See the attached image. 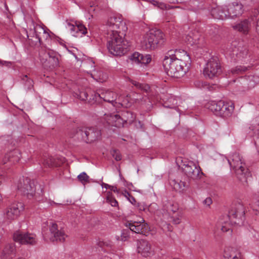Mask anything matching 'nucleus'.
Here are the masks:
<instances>
[{"label": "nucleus", "instance_id": "nucleus-22", "mask_svg": "<svg viewBox=\"0 0 259 259\" xmlns=\"http://www.w3.org/2000/svg\"><path fill=\"white\" fill-rule=\"evenodd\" d=\"M20 158V153L18 150H15L11 151L6 154L4 158L3 161L4 163L8 162L12 164L17 163Z\"/></svg>", "mask_w": 259, "mask_h": 259}, {"label": "nucleus", "instance_id": "nucleus-49", "mask_svg": "<svg viewBox=\"0 0 259 259\" xmlns=\"http://www.w3.org/2000/svg\"><path fill=\"white\" fill-rule=\"evenodd\" d=\"M128 200L130 201V202L131 203H132L133 204L136 205V200L135 198L134 197H133L132 196H131L129 197V198L128 199Z\"/></svg>", "mask_w": 259, "mask_h": 259}, {"label": "nucleus", "instance_id": "nucleus-13", "mask_svg": "<svg viewBox=\"0 0 259 259\" xmlns=\"http://www.w3.org/2000/svg\"><path fill=\"white\" fill-rule=\"evenodd\" d=\"M137 250L138 253L145 257H149L153 253L151 243L143 239L137 241Z\"/></svg>", "mask_w": 259, "mask_h": 259}, {"label": "nucleus", "instance_id": "nucleus-24", "mask_svg": "<svg viewBox=\"0 0 259 259\" xmlns=\"http://www.w3.org/2000/svg\"><path fill=\"white\" fill-rule=\"evenodd\" d=\"M178 102H181V100L177 97L170 96L163 103V106L165 108L177 109Z\"/></svg>", "mask_w": 259, "mask_h": 259}, {"label": "nucleus", "instance_id": "nucleus-3", "mask_svg": "<svg viewBox=\"0 0 259 259\" xmlns=\"http://www.w3.org/2000/svg\"><path fill=\"white\" fill-rule=\"evenodd\" d=\"M228 161L232 170L235 172L238 180L243 185L247 184V179L250 177V172L246 166L242 157L237 152L230 154Z\"/></svg>", "mask_w": 259, "mask_h": 259}, {"label": "nucleus", "instance_id": "nucleus-10", "mask_svg": "<svg viewBox=\"0 0 259 259\" xmlns=\"http://www.w3.org/2000/svg\"><path fill=\"white\" fill-rule=\"evenodd\" d=\"M18 191L24 195H26L29 198L33 196L35 188L33 182L28 178L20 180L17 184Z\"/></svg>", "mask_w": 259, "mask_h": 259}, {"label": "nucleus", "instance_id": "nucleus-52", "mask_svg": "<svg viewBox=\"0 0 259 259\" xmlns=\"http://www.w3.org/2000/svg\"><path fill=\"white\" fill-rule=\"evenodd\" d=\"M256 32L259 34V18H258L256 22Z\"/></svg>", "mask_w": 259, "mask_h": 259}, {"label": "nucleus", "instance_id": "nucleus-34", "mask_svg": "<svg viewBox=\"0 0 259 259\" xmlns=\"http://www.w3.org/2000/svg\"><path fill=\"white\" fill-rule=\"evenodd\" d=\"M106 201L108 203H110L112 206L116 207L118 206V202L112 196L111 192H108L107 193Z\"/></svg>", "mask_w": 259, "mask_h": 259}, {"label": "nucleus", "instance_id": "nucleus-1", "mask_svg": "<svg viewBox=\"0 0 259 259\" xmlns=\"http://www.w3.org/2000/svg\"><path fill=\"white\" fill-rule=\"evenodd\" d=\"M108 34L107 48L109 52L121 56L128 51V42L124 39L127 30L125 23L120 17H111L106 23Z\"/></svg>", "mask_w": 259, "mask_h": 259}, {"label": "nucleus", "instance_id": "nucleus-36", "mask_svg": "<svg viewBox=\"0 0 259 259\" xmlns=\"http://www.w3.org/2000/svg\"><path fill=\"white\" fill-rule=\"evenodd\" d=\"M89 177L84 172H81L77 176L78 181L83 185L89 182Z\"/></svg>", "mask_w": 259, "mask_h": 259}, {"label": "nucleus", "instance_id": "nucleus-48", "mask_svg": "<svg viewBox=\"0 0 259 259\" xmlns=\"http://www.w3.org/2000/svg\"><path fill=\"white\" fill-rule=\"evenodd\" d=\"M122 194L124 195V197H125L127 199L129 198V197L131 196L130 194L126 191L124 190L122 192Z\"/></svg>", "mask_w": 259, "mask_h": 259}, {"label": "nucleus", "instance_id": "nucleus-54", "mask_svg": "<svg viewBox=\"0 0 259 259\" xmlns=\"http://www.w3.org/2000/svg\"><path fill=\"white\" fill-rule=\"evenodd\" d=\"M102 187H105L106 189H109L110 187H111V186L109 185L108 184H103Z\"/></svg>", "mask_w": 259, "mask_h": 259}, {"label": "nucleus", "instance_id": "nucleus-45", "mask_svg": "<svg viewBox=\"0 0 259 259\" xmlns=\"http://www.w3.org/2000/svg\"><path fill=\"white\" fill-rule=\"evenodd\" d=\"M112 155L116 161H119L121 159V156L117 150H113L112 151Z\"/></svg>", "mask_w": 259, "mask_h": 259}, {"label": "nucleus", "instance_id": "nucleus-59", "mask_svg": "<svg viewBox=\"0 0 259 259\" xmlns=\"http://www.w3.org/2000/svg\"><path fill=\"white\" fill-rule=\"evenodd\" d=\"M132 186V184H128V185H127V186L128 187H129V186Z\"/></svg>", "mask_w": 259, "mask_h": 259}, {"label": "nucleus", "instance_id": "nucleus-19", "mask_svg": "<svg viewBox=\"0 0 259 259\" xmlns=\"http://www.w3.org/2000/svg\"><path fill=\"white\" fill-rule=\"evenodd\" d=\"M243 5L239 3L234 2L227 9L229 17H238L243 13Z\"/></svg>", "mask_w": 259, "mask_h": 259}, {"label": "nucleus", "instance_id": "nucleus-51", "mask_svg": "<svg viewBox=\"0 0 259 259\" xmlns=\"http://www.w3.org/2000/svg\"><path fill=\"white\" fill-rule=\"evenodd\" d=\"M188 40L189 41V43L191 44V45H194L197 44L196 40H195V41H194L193 39L191 37H190L189 38H188Z\"/></svg>", "mask_w": 259, "mask_h": 259}, {"label": "nucleus", "instance_id": "nucleus-31", "mask_svg": "<svg viewBox=\"0 0 259 259\" xmlns=\"http://www.w3.org/2000/svg\"><path fill=\"white\" fill-rule=\"evenodd\" d=\"M130 81L134 85L137 89L141 91H143L146 93L148 92L150 90V87L147 84L141 83L136 80L130 79Z\"/></svg>", "mask_w": 259, "mask_h": 259}, {"label": "nucleus", "instance_id": "nucleus-17", "mask_svg": "<svg viewBox=\"0 0 259 259\" xmlns=\"http://www.w3.org/2000/svg\"><path fill=\"white\" fill-rule=\"evenodd\" d=\"M222 107H221V109L220 112L218 113V115L221 117L227 118L230 117L234 109V106L233 103L227 102L223 101Z\"/></svg>", "mask_w": 259, "mask_h": 259}, {"label": "nucleus", "instance_id": "nucleus-47", "mask_svg": "<svg viewBox=\"0 0 259 259\" xmlns=\"http://www.w3.org/2000/svg\"><path fill=\"white\" fill-rule=\"evenodd\" d=\"M212 203V200L209 197H208V198H206L204 200V203L207 205V206H209Z\"/></svg>", "mask_w": 259, "mask_h": 259}, {"label": "nucleus", "instance_id": "nucleus-28", "mask_svg": "<svg viewBox=\"0 0 259 259\" xmlns=\"http://www.w3.org/2000/svg\"><path fill=\"white\" fill-rule=\"evenodd\" d=\"M250 24L248 20H244L233 26L234 29L246 34L250 29Z\"/></svg>", "mask_w": 259, "mask_h": 259}, {"label": "nucleus", "instance_id": "nucleus-53", "mask_svg": "<svg viewBox=\"0 0 259 259\" xmlns=\"http://www.w3.org/2000/svg\"><path fill=\"white\" fill-rule=\"evenodd\" d=\"M0 64L2 65H6L8 66L9 64V63L6 61H3L2 60H0Z\"/></svg>", "mask_w": 259, "mask_h": 259}, {"label": "nucleus", "instance_id": "nucleus-7", "mask_svg": "<svg viewBox=\"0 0 259 259\" xmlns=\"http://www.w3.org/2000/svg\"><path fill=\"white\" fill-rule=\"evenodd\" d=\"M221 72L222 69L220 63L217 58L210 59L206 64L203 70L204 75L210 78L217 76Z\"/></svg>", "mask_w": 259, "mask_h": 259}, {"label": "nucleus", "instance_id": "nucleus-43", "mask_svg": "<svg viewBox=\"0 0 259 259\" xmlns=\"http://www.w3.org/2000/svg\"><path fill=\"white\" fill-rule=\"evenodd\" d=\"M179 209V205L176 203H172L167 207V210L169 212H176Z\"/></svg>", "mask_w": 259, "mask_h": 259}, {"label": "nucleus", "instance_id": "nucleus-25", "mask_svg": "<svg viewBox=\"0 0 259 259\" xmlns=\"http://www.w3.org/2000/svg\"><path fill=\"white\" fill-rule=\"evenodd\" d=\"M212 14L215 18L225 19L229 18L228 9L225 8H217L212 11Z\"/></svg>", "mask_w": 259, "mask_h": 259}, {"label": "nucleus", "instance_id": "nucleus-8", "mask_svg": "<svg viewBox=\"0 0 259 259\" xmlns=\"http://www.w3.org/2000/svg\"><path fill=\"white\" fill-rule=\"evenodd\" d=\"M182 168L186 175L193 180L200 179L203 174L200 167L191 161L183 164Z\"/></svg>", "mask_w": 259, "mask_h": 259}, {"label": "nucleus", "instance_id": "nucleus-26", "mask_svg": "<svg viewBox=\"0 0 259 259\" xmlns=\"http://www.w3.org/2000/svg\"><path fill=\"white\" fill-rule=\"evenodd\" d=\"M16 248L13 244L6 245L2 252V259H11L15 254Z\"/></svg>", "mask_w": 259, "mask_h": 259}, {"label": "nucleus", "instance_id": "nucleus-2", "mask_svg": "<svg viewBox=\"0 0 259 259\" xmlns=\"http://www.w3.org/2000/svg\"><path fill=\"white\" fill-rule=\"evenodd\" d=\"M190 57L182 50L169 51L164 56L163 66L167 74L172 77L180 78L188 71Z\"/></svg>", "mask_w": 259, "mask_h": 259}, {"label": "nucleus", "instance_id": "nucleus-18", "mask_svg": "<svg viewBox=\"0 0 259 259\" xmlns=\"http://www.w3.org/2000/svg\"><path fill=\"white\" fill-rule=\"evenodd\" d=\"M66 28L70 31L73 35L76 36H78L79 34L84 35L87 33V28L82 24L73 25L67 23Z\"/></svg>", "mask_w": 259, "mask_h": 259}, {"label": "nucleus", "instance_id": "nucleus-33", "mask_svg": "<svg viewBox=\"0 0 259 259\" xmlns=\"http://www.w3.org/2000/svg\"><path fill=\"white\" fill-rule=\"evenodd\" d=\"M174 188L178 191H183L185 190V188L187 187L185 182L180 181V182H176L174 181Z\"/></svg>", "mask_w": 259, "mask_h": 259}, {"label": "nucleus", "instance_id": "nucleus-29", "mask_svg": "<svg viewBox=\"0 0 259 259\" xmlns=\"http://www.w3.org/2000/svg\"><path fill=\"white\" fill-rule=\"evenodd\" d=\"M223 101L222 100L219 101H209L206 104V107L212 111L214 114L218 115V113L220 112L221 109V107H222V104Z\"/></svg>", "mask_w": 259, "mask_h": 259}, {"label": "nucleus", "instance_id": "nucleus-35", "mask_svg": "<svg viewBox=\"0 0 259 259\" xmlns=\"http://www.w3.org/2000/svg\"><path fill=\"white\" fill-rule=\"evenodd\" d=\"M258 81V78L257 76H248L246 80L248 87L249 88H253L256 85Z\"/></svg>", "mask_w": 259, "mask_h": 259}, {"label": "nucleus", "instance_id": "nucleus-38", "mask_svg": "<svg viewBox=\"0 0 259 259\" xmlns=\"http://www.w3.org/2000/svg\"><path fill=\"white\" fill-rule=\"evenodd\" d=\"M142 54L138 52H135L131 56V60L135 63H140L141 60Z\"/></svg>", "mask_w": 259, "mask_h": 259}, {"label": "nucleus", "instance_id": "nucleus-9", "mask_svg": "<svg viewBox=\"0 0 259 259\" xmlns=\"http://www.w3.org/2000/svg\"><path fill=\"white\" fill-rule=\"evenodd\" d=\"M14 240L21 244L34 245L37 243L35 234L17 231L13 235Z\"/></svg>", "mask_w": 259, "mask_h": 259}, {"label": "nucleus", "instance_id": "nucleus-14", "mask_svg": "<svg viewBox=\"0 0 259 259\" xmlns=\"http://www.w3.org/2000/svg\"><path fill=\"white\" fill-rule=\"evenodd\" d=\"M84 141L86 143H92L98 140L101 137L100 130L95 127H84Z\"/></svg>", "mask_w": 259, "mask_h": 259}, {"label": "nucleus", "instance_id": "nucleus-21", "mask_svg": "<svg viewBox=\"0 0 259 259\" xmlns=\"http://www.w3.org/2000/svg\"><path fill=\"white\" fill-rule=\"evenodd\" d=\"M105 119L109 125L118 127L122 126V119L118 114H105Z\"/></svg>", "mask_w": 259, "mask_h": 259}, {"label": "nucleus", "instance_id": "nucleus-57", "mask_svg": "<svg viewBox=\"0 0 259 259\" xmlns=\"http://www.w3.org/2000/svg\"><path fill=\"white\" fill-rule=\"evenodd\" d=\"M222 230L223 231H228V230L226 229L225 227H223L222 228Z\"/></svg>", "mask_w": 259, "mask_h": 259}, {"label": "nucleus", "instance_id": "nucleus-11", "mask_svg": "<svg viewBox=\"0 0 259 259\" xmlns=\"http://www.w3.org/2000/svg\"><path fill=\"white\" fill-rule=\"evenodd\" d=\"M245 214L244 207L241 204H238L229 211L228 217L231 223L239 225L242 221Z\"/></svg>", "mask_w": 259, "mask_h": 259}, {"label": "nucleus", "instance_id": "nucleus-60", "mask_svg": "<svg viewBox=\"0 0 259 259\" xmlns=\"http://www.w3.org/2000/svg\"><path fill=\"white\" fill-rule=\"evenodd\" d=\"M23 82H24V83H25V82H26V79H25V80H23Z\"/></svg>", "mask_w": 259, "mask_h": 259}, {"label": "nucleus", "instance_id": "nucleus-41", "mask_svg": "<svg viewBox=\"0 0 259 259\" xmlns=\"http://www.w3.org/2000/svg\"><path fill=\"white\" fill-rule=\"evenodd\" d=\"M151 61V57L150 55H143L142 54L141 60L140 63L144 64H147Z\"/></svg>", "mask_w": 259, "mask_h": 259}, {"label": "nucleus", "instance_id": "nucleus-46", "mask_svg": "<svg viewBox=\"0 0 259 259\" xmlns=\"http://www.w3.org/2000/svg\"><path fill=\"white\" fill-rule=\"evenodd\" d=\"M136 206L141 211H144L146 209V206L144 204L138 203Z\"/></svg>", "mask_w": 259, "mask_h": 259}, {"label": "nucleus", "instance_id": "nucleus-4", "mask_svg": "<svg viewBox=\"0 0 259 259\" xmlns=\"http://www.w3.org/2000/svg\"><path fill=\"white\" fill-rule=\"evenodd\" d=\"M165 41V35L161 30L152 29L143 36L141 45L143 49L153 50L163 44Z\"/></svg>", "mask_w": 259, "mask_h": 259}, {"label": "nucleus", "instance_id": "nucleus-30", "mask_svg": "<svg viewBox=\"0 0 259 259\" xmlns=\"http://www.w3.org/2000/svg\"><path fill=\"white\" fill-rule=\"evenodd\" d=\"M121 118L123 126L125 123H132L135 119V115L131 112L126 111L122 113Z\"/></svg>", "mask_w": 259, "mask_h": 259}, {"label": "nucleus", "instance_id": "nucleus-32", "mask_svg": "<svg viewBox=\"0 0 259 259\" xmlns=\"http://www.w3.org/2000/svg\"><path fill=\"white\" fill-rule=\"evenodd\" d=\"M71 137H75L78 140L84 141V138H85L84 127L75 130L73 133L71 134Z\"/></svg>", "mask_w": 259, "mask_h": 259}, {"label": "nucleus", "instance_id": "nucleus-40", "mask_svg": "<svg viewBox=\"0 0 259 259\" xmlns=\"http://www.w3.org/2000/svg\"><path fill=\"white\" fill-rule=\"evenodd\" d=\"M75 97L80 99L81 100L85 101L87 99L88 94L85 91L79 92V93H76L74 95Z\"/></svg>", "mask_w": 259, "mask_h": 259}, {"label": "nucleus", "instance_id": "nucleus-20", "mask_svg": "<svg viewBox=\"0 0 259 259\" xmlns=\"http://www.w3.org/2000/svg\"><path fill=\"white\" fill-rule=\"evenodd\" d=\"M34 32L36 37L38 38L40 43L43 40L48 39L50 37L48 30L45 29L40 25H36L34 27Z\"/></svg>", "mask_w": 259, "mask_h": 259}, {"label": "nucleus", "instance_id": "nucleus-6", "mask_svg": "<svg viewBox=\"0 0 259 259\" xmlns=\"http://www.w3.org/2000/svg\"><path fill=\"white\" fill-rule=\"evenodd\" d=\"M40 60L42 64L49 67H56L59 65L58 53L50 49L42 50L39 53Z\"/></svg>", "mask_w": 259, "mask_h": 259}, {"label": "nucleus", "instance_id": "nucleus-15", "mask_svg": "<svg viewBox=\"0 0 259 259\" xmlns=\"http://www.w3.org/2000/svg\"><path fill=\"white\" fill-rule=\"evenodd\" d=\"M51 236L50 240L52 241L63 242L67 237L63 230L58 229L57 225L55 223H52L50 228Z\"/></svg>", "mask_w": 259, "mask_h": 259}, {"label": "nucleus", "instance_id": "nucleus-23", "mask_svg": "<svg viewBox=\"0 0 259 259\" xmlns=\"http://www.w3.org/2000/svg\"><path fill=\"white\" fill-rule=\"evenodd\" d=\"M132 100L130 96L127 95L126 97L120 96L117 98L115 104H113V106L116 108L128 107L131 105Z\"/></svg>", "mask_w": 259, "mask_h": 259}, {"label": "nucleus", "instance_id": "nucleus-55", "mask_svg": "<svg viewBox=\"0 0 259 259\" xmlns=\"http://www.w3.org/2000/svg\"><path fill=\"white\" fill-rule=\"evenodd\" d=\"M236 56L238 58H241L242 57V54L241 53L236 54Z\"/></svg>", "mask_w": 259, "mask_h": 259}, {"label": "nucleus", "instance_id": "nucleus-16", "mask_svg": "<svg viewBox=\"0 0 259 259\" xmlns=\"http://www.w3.org/2000/svg\"><path fill=\"white\" fill-rule=\"evenodd\" d=\"M98 96L104 100V101L111 103L112 105L115 104V101L117 99V95L110 90H106L105 89H101L97 93Z\"/></svg>", "mask_w": 259, "mask_h": 259}, {"label": "nucleus", "instance_id": "nucleus-56", "mask_svg": "<svg viewBox=\"0 0 259 259\" xmlns=\"http://www.w3.org/2000/svg\"><path fill=\"white\" fill-rule=\"evenodd\" d=\"M3 179V176L2 175H0V185L2 184Z\"/></svg>", "mask_w": 259, "mask_h": 259}, {"label": "nucleus", "instance_id": "nucleus-42", "mask_svg": "<svg viewBox=\"0 0 259 259\" xmlns=\"http://www.w3.org/2000/svg\"><path fill=\"white\" fill-rule=\"evenodd\" d=\"M247 69V68L246 67L239 66H237L235 69H233L232 70V72L233 74H238L243 72H245Z\"/></svg>", "mask_w": 259, "mask_h": 259}, {"label": "nucleus", "instance_id": "nucleus-37", "mask_svg": "<svg viewBox=\"0 0 259 259\" xmlns=\"http://www.w3.org/2000/svg\"><path fill=\"white\" fill-rule=\"evenodd\" d=\"M42 164L46 167H50L53 166L55 165L54 163V158L52 157L46 158L44 159Z\"/></svg>", "mask_w": 259, "mask_h": 259}, {"label": "nucleus", "instance_id": "nucleus-50", "mask_svg": "<svg viewBox=\"0 0 259 259\" xmlns=\"http://www.w3.org/2000/svg\"><path fill=\"white\" fill-rule=\"evenodd\" d=\"M111 191L114 192H117L118 193L119 192V190L117 189V188H116V187L115 186H111V187H110V188H109Z\"/></svg>", "mask_w": 259, "mask_h": 259}, {"label": "nucleus", "instance_id": "nucleus-5", "mask_svg": "<svg viewBox=\"0 0 259 259\" xmlns=\"http://www.w3.org/2000/svg\"><path fill=\"white\" fill-rule=\"evenodd\" d=\"M125 226L130 230H123L120 236H116V238L117 240L121 241L127 240L130 237V231L138 234H144L149 229L148 225L144 223L143 219H141L139 222H127L125 223Z\"/></svg>", "mask_w": 259, "mask_h": 259}, {"label": "nucleus", "instance_id": "nucleus-44", "mask_svg": "<svg viewBox=\"0 0 259 259\" xmlns=\"http://www.w3.org/2000/svg\"><path fill=\"white\" fill-rule=\"evenodd\" d=\"M182 217V213L179 212L178 213V216L176 217H172V222L175 224H179L181 222V218Z\"/></svg>", "mask_w": 259, "mask_h": 259}, {"label": "nucleus", "instance_id": "nucleus-27", "mask_svg": "<svg viewBox=\"0 0 259 259\" xmlns=\"http://www.w3.org/2000/svg\"><path fill=\"white\" fill-rule=\"evenodd\" d=\"M241 255V253L234 248L226 247L224 249L225 259H235Z\"/></svg>", "mask_w": 259, "mask_h": 259}, {"label": "nucleus", "instance_id": "nucleus-12", "mask_svg": "<svg viewBox=\"0 0 259 259\" xmlns=\"http://www.w3.org/2000/svg\"><path fill=\"white\" fill-rule=\"evenodd\" d=\"M24 209V205L21 202H15L12 204L7 209L6 218L9 221L17 219Z\"/></svg>", "mask_w": 259, "mask_h": 259}, {"label": "nucleus", "instance_id": "nucleus-58", "mask_svg": "<svg viewBox=\"0 0 259 259\" xmlns=\"http://www.w3.org/2000/svg\"><path fill=\"white\" fill-rule=\"evenodd\" d=\"M246 53H247V52L246 51H245L242 54H243V55L245 54V55H246Z\"/></svg>", "mask_w": 259, "mask_h": 259}, {"label": "nucleus", "instance_id": "nucleus-39", "mask_svg": "<svg viewBox=\"0 0 259 259\" xmlns=\"http://www.w3.org/2000/svg\"><path fill=\"white\" fill-rule=\"evenodd\" d=\"M22 80L26 79V82H25L24 85L28 89H31L33 87V81L29 78L27 75H23L22 77Z\"/></svg>", "mask_w": 259, "mask_h": 259}]
</instances>
